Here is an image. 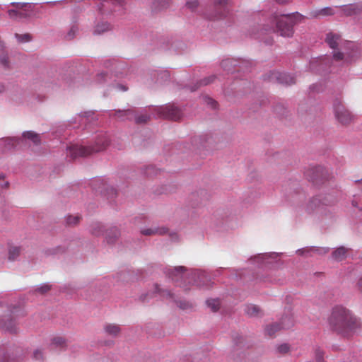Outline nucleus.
Returning a JSON list of instances; mask_svg holds the SVG:
<instances>
[{
    "label": "nucleus",
    "mask_w": 362,
    "mask_h": 362,
    "mask_svg": "<svg viewBox=\"0 0 362 362\" xmlns=\"http://www.w3.org/2000/svg\"><path fill=\"white\" fill-rule=\"evenodd\" d=\"M331 328L338 334L348 337L361 327L360 320L348 309L336 306L329 318Z\"/></svg>",
    "instance_id": "1"
},
{
    "label": "nucleus",
    "mask_w": 362,
    "mask_h": 362,
    "mask_svg": "<svg viewBox=\"0 0 362 362\" xmlns=\"http://www.w3.org/2000/svg\"><path fill=\"white\" fill-rule=\"evenodd\" d=\"M303 18V16L298 13L288 15H274L269 20L271 25H267L261 31L260 35L277 33L284 37H291L293 34V25L300 22Z\"/></svg>",
    "instance_id": "2"
},
{
    "label": "nucleus",
    "mask_w": 362,
    "mask_h": 362,
    "mask_svg": "<svg viewBox=\"0 0 362 362\" xmlns=\"http://www.w3.org/2000/svg\"><path fill=\"white\" fill-rule=\"evenodd\" d=\"M109 143L110 141L107 136L102 135L97 139L94 146L73 145L68 148V151L72 158L80 156H87L93 153L105 150L109 145Z\"/></svg>",
    "instance_id": "3"
},
{
    "label": "nucleus",
    "mask_w": 362,
    "mask_h": 362,
    "mask_svg": "<svg viewBox=\"0 0 362 362\" xmlns=\"http://www.w3.org/2000/svg\"><path fill=\"white\" fill-rule=\"evenodd\" d=\"M325 42L333 50V58L335 61H341L344 59V53L340 50L343 48L344 41L341 36L333 32H329L326 35Z\"/></svg>",
    "instance_id": "4"
},
{
    "label": "nucleus",
    "mask_w": 362,
    "mask_h": 362,
    "mask_svg": "<svg viewBox=\"0 0 362 362\" xmlns=\"http://www.w3.org/2000/svg\"><path fill=\"white\" fill-rule=\"evenodd\" d=\"M158 117L177 121L182 116V111L173 104H168L156 108Z\"/></svg>",
    "instance_id": "5"
},
{
    "label": "nucleus",
    "mask_w": 362,
    "mask_h": 362,
    "mask_svg": "<svg viewBox=\"0 0 362 362\" xmlns=\"http://www.w3.org/2000/svg\"><path fill=\"white\" fill-rule=\"evenodd\" d=\"M333 106L335 117L341 124H348L353 120V115L344 107L341 100H336Z\"/></svg>",
    "instance_id": "6"
},
{
    "label": "nucleus",
    "mask_w": 362,
    "mask_h": 362,
    "mask_svg": "<svg viewBox=\"0 0 362 362\" xmlns=\"http://www.w3.org/2000/svg\"><path fill=\"white\" fill-rule=\"evenodd\" d=\"M115 115L121 119H124V117L128 119H134L137 124L146 123L149 120V117L146 115H137L133 110H116Z\"/></svg>",
    "instance_id": "7"
},
{
    "label": "nucleus",
    "mask_w": 362,
    "mask_h": 362,
    "mask_svg": "<svg viewBox=\"0 0 362 362\" xmlns=\"http://www.w3.org/2000/svg\"><path fill=\"white\" fill-rule=\"evenodd\" d=\"M293 326V319L291 316H286L281 319V325L274 323L267 326L265 332L269 337H273L274 334L281 329H289Z\"/></svg>",
    "instance_id": "8"
},
{
    "label": "nucleus",
    "mask_w": 362,
    "mask_h": 362,
    "mask_svg": "<svg viewBox=\"0 0 362 362\" xmlns=\"http://www.w3.org/2000/svg\"><path fill=\"white\" fill-rule=\"evenodd\" d=\"M269 80L271 81H276L283 85H292L296 83L294 76L284 72L272 71L269 76Z\"/></svg>",
    "instance_id": "9"
},
{
    "label": "nucleus",
    "mask_w": 362,
    "mask_h": 362,
    "mask_svg": "<svg viewBox=\"0 0 362 362\" xmlns=\"http://www.w3.org/2000/svg\"><path fill=\"white\" fill-rule=\"evenodd\" d=\"M186 270V268L184 267H176L172 269H168L167 275L173 281L177 282L180 280H182L183 279L188 277L189 274L185 273Z\"/></svg>",
    "instance_id": "10"
},
{
    "label": "nucleus",
    "mask_w": 362,
    "mask_h": 362,
    "mask_svg": "<svg viewBox=\"0 0 362 362\" xmlns=\"http://www.w3.org/2000/svg\"><path fill=\"white\" fill-rule=\"evenodd\" d=\"M0 328L10 333H16L18 331L15 322L10 316H4L0 320Z\"/></svg>",
    "instance_id": "11"
},
{
    "label": "nucleus",
    "mask_w": 362,
    "mask_h": 362,
    "mask_svg": "<svg viewBox=\"0 0 362 362\" xmlns=\"http://www.w3.org/2000/svg\"><path fill=\"white\" fill-rule=\"evenodd\" d=\"M228 0H216L214 2V8L217 13L211 17L212 19H218L225 16L226 6Z\"/></svg>",
    "instance_id": "12"
},
{
    "label": "nucleus",
    "mask_w": 362,
    "mask_h": 362,
    "mask_svg": "<svg viewBox=\"0 0 362 362\" xmlns=\"http://www.w3.org/2000/svg\"><path fill=\"white\" fill-rule=\"evenodd\" d=\"M349 251V248L341 246L333 251L332 257L334 260L340 262L346 258Z\"/></svg>",
    "instance_id": "13"
},
{
    "label": "nucleus",
    "mask_w": 362,
    "mask_h": 362,
    "mask_svg": "<svg viewBox=\"0 0 362 362\" xmlns=\"http://www.w3.org/2000/svg\"><path fill=\"white\" fill-rule=\"evenodd\" d=\"M119 235V232L117 228H110V229L107 230L105 234V239L107 240V243L108 244L113 243L117 239Z\"/></svg>",
    "instance_id": "14"
},
{
    "label": "nucleus",
    "mask_w": 362,
    "mask_h": 362,
    "mask_svg": "<svg viewBox=\"0 0 362 362\" xmlns=\"http://www.w3.org/2000/svg\"><path fill=\"white\" fill-rule=\"evenodd\" d=\"M168 232V228L165 227H157L153 228L144 229L141 231V233L144 235H163Z\"/></svg>",
    "instance_id": "15"
},
{
    "label": "nucleus",
    "mask_w": 362,
    "mask_h": 362,
    "mask_svg": "<svg viewBox=\"0 0 362 362\" xmlns=\"http://www.w3.org/2000/svg\"><path fill=\"white\" fill-rule=\"evenodd\" d=\"M245 313L250 317H258L262 314V310L256 305H247L245 308Z\"/></svg>",
    "instance_id": "16"
},
{
    "label": "nucleus",
    "mask_w": 362,
    "mask_h": 362,
    "mask_svg": "<svg viewBox=\"0 0 362 362\" xmlns=\"http://www.w3.org/2000/svg\"><path fill=\"white\" fill-rule=\"evenodd\" d=\"M105 332L110 336L117 337L120 333V327L116 324H107L104 327Z\"/></svg>",
    "instance_id": "17"
},
{
    "label": "nucleus",
    "mask_w": 362,
    "mask_h": 362,
    "mask_svg": "<svg viewBox=\"0 0 362 362\" xmlns=\"http://www.w3.org/2000/svg\"><path fill=\"white\" fill-rule=\"evenodd\" d=\"M360 8L356 4H349L342 7V11L346 16L356 14L360 11Z\"/></svg>",
    "instance_id": "18"
},
{
    "label": "nucleus",
    "mask_w": 362,
    "mask_h": 362,
    "mask_svg": "<svg viewBox=\"0 0 362 362\" xmlns=\"http://www.w3.org/2000/svg\"><path fill=\"white\" fill-rule=\"evenodd\" d=\"M111 25L107 22H103L101 23H98L95 29H94V34L95 35H100L102 34L106 31H108L111 30Z\"/></svg>",
    "instance_id": "19"
},
{
    "label": "nucleus",
    "mask_w": 362,
    "mask_h": 362,
    "mask_svg": "<svg viewBox=\"0 0 362 362\" xmlns=\"http://www.w3.org/2000/svg\"><path fill=\"white\" fill-rule=\"evenodd\" d=\"M23 137L31 140L35 144L37 145L40 143L39 134L34 132L28 131L23 133Z\"/></svg>",
    "instance_id": "20"
},
{
    "label": "nucleus",
    "mask_w": 362,
    "mask_h": 362,
    "mask_svg": "<svg viewBox=\"0 0 362 362\" xmlns=\"http://www.w3.org/2000/svg\"><path fill=\"white\" fill-rule=\"evenodd\" d=\"M208 307H209L213 312H216L219 309L220 303L217 299H210L206 301Z\"/></svg>",
    "instance_id": "21"
},
{
    "label": "nucleus",
    "mask_w": 362,
    "mask_h": 362,
    "mask_svg": "<svg viewBox=\"0 0 362 362\" xmlns=\"http://www.w3.org/2000/svg\"><path fill=\"white\" fill-rule=\"evenodd\" d=\"M103 231V226L100 223H95L91 226V233L95 236L100 235Z\"/></svg>",
    "instance_id": "22"
},
{
    "label": "nucleus",
    "mask_w": 362,
    "mask_h": 362,
    "mask_svg": "<svg viewBox=\"0 0 362 362\" xmlns=\"http://www.w3.org/2000/svg\"><path fill=\"white\" fill-rule=\"evenodd\" d=\"M20 248L18 247H12L9 249L8 259L10 260H14L20 255Z\"/></svg>",
    "instance_id": "23"
},
{
    "label": "nucleus",
    "mask_w": 362,
    "mask_h": 362,
    "mask_svg": "<svg viewBox=\"0 0 362 362\" xmlns=\"http://www.w3.org/2000/svg\"><path fill=\"white\" fill-rule=\"evenodd\" d=\"M177 305L182 310H190L193 308V305L189 302L186 301H176Z\"/></svg>",
    "instance_id": "24"
},
{
    "label": "nucleus",
    "mask_w": 362,
    "mask_h": 362,
    "mask_svg": "<svg viewBox=\"0 0 362 362\" xmlns=\"http://www.w3.org/2000/svg\"><path fill=\"white\" fill-rule=\"evenodd\" d=\"M80 217L78 216H69L66 218V223L69 226H74L78 223Z\"/></svg>",
    "instance_id": "25"
},
{
    "label": "nucleus",
    "mask_w": 362,
    "mask_h": 362,
    "mask_svg": "<svg viewBox=\"0 0 362 362\" xmlns=\"http://www.w3.org/2000/svg\"><path fill=\"white\" fill-rule=\"evenodd\" d=\"M334 13V12L333 11V9L332 8L327 7L319 11L316 16H327L333 15Z\"/></svg>",
    "instance_id": "26"
},
{
    "label": "nucleus",
    "mask_w": 362,
    "mask_h": 362,
    "mask_svg": "<svg viewBox=\"0 0 362 362\" xmlns=\"http://www.w3.org/2000/svg\"><path fill=\"white\" fill-rule=\"evenodd\" d=\"M277 350L280 354H285L289 352L290 346L287 344H283L278 346Z\"/></svg>",
    "instance_id": "27"
},
{
    "label": "nucleus",
    "mask_w": 362,
    "mask_h": 362,
    "mask_svg": "<svg viewBox=\"0 0 362 362\" xmlns=\"http://www.w3.org/2000/svg\"><path fill=\"white\" fill-rule=\"evenodd\" d=\"M315 355L317 362H322L323 361L324 351L322 349L320 348L316 349L315 351Z\"/></svg>",
    "instance_id": "28"
},
{
    "label": "nucleus",
    "mask_w": 362,
    "mask_h": 362,
    "mask_svg": "<svg viewBox=\"0 0 362 362\" xmlns=\"http://www.w3.org/2000/svg\"><path fill=\"white\" fill-rule=\"evenodd\" d=\"M78 27L76 25H73L69 32L66 35V39L67 40H71L75 36V34L78 32Z\"/></svg>",
    "instance_id": "29"
},
{
    "label": "nucleus",
    "mask_w": 362,
    "mask_h": 362,
    "mask_svg": "<svg viewBox=\"0 0 362 362\" xmlns=\"http://www.w3.org/2000/svg\"><path fill=\"white\" fill-rule=\"evenodd\" d=\"M16 37L18 39V40L19 42H28L31 39L30 35L29 34H24V35L16 34Z\"/></svg>",
    "instance_id": "30"
},
{
    "label": "nucleus",
    "mask_w": 362,
    "mask_h": 362,
    "mask_svg": "<svg viewBox=\"0 0 362 362\" xmlns=\"http://www.w3.org/2000/svg\"><path fill=\"white\" fill-rule=\"evenodd\" d=\"M65 339L61 337H55L53 339V344L57 346H63L64 345H65Z\"/></svg>",
    "instance_id": "31"
},
{
    "label": "nucleus",
    "mask_w": 362,
    "mask_h": 362,
    "mask_svg": "<svg viewBox=\"0 0 362 362\" xmlns=\"http://www.w3.org/2000/svg\"><path fill=\"white\" fill-rule=\"evenodd\" d=\"M186 5H187V8H189L190 10H192L193 11L198 7L199 2L197 0H194V1H188L186 4Z\"/></svg>",
    "instance_id": "32"
},
{
    "label": "nucleus",
    "mask_w": 362,
    "mask_h": 362,
    "mask_svg": "<svg viewBox=\"0 0 362 362\" xmlns=\"http://www.w3.org/2000/svg\"><path fill=\"white\" fill-rule=\"evenodd\" d=\"M214 78H215V76H210V77H208V78H206L202 80L199 82V86H206V85L209 84L210 83L214 81Z\"/></svg>",
    "instance_id": "33"
},
{
    "label": "nucleus",
    "mask_w": 362,
    "mask_h": 362,
    "mask_svg": "<svg viewBox=\"0 0 362 362\" xmlns=\"http://www.w3.org/2000/svg\"><path fill=\"white\" fill-rule=\"evenodd\" d=\"M204 100H205L206 103L207 105H210L212 108L215 109L216 107L217 103L214 99H212L209 97H206L204 98Z\"/></svg>",
    "instance_id": "34"
},
{
    "label": "nucleus",
    "mask_w": 362,
    "mask_h": 362,
    "mask_svg": "<svg viewBox=\"0 0 362 362\" xmlns=\"http://www.w3.org/2000/svg\"><path fill=\"white\" fill-rule=\"evenodd\" d=\"M320 203V200L318 198H314L311 200V202L309 204V207L310 209H314L313 206L319 207V204Z\"/></svg>",
    "instance_id": "35"
},
{
    "label": "nucleus",
    "mask_w": 362,
    "mask_h": 362,
    "mask_svg": "<svg viewBox=\"0 0 362 362\" xmlns=\"http://www.w3.org/2000/svg\"><path fill=\"white\" fill-rule=\"evenodd\" d=\"M33 357L35 360H42L43 358V354L41 350L37 349L33 353Z\"/></svg>",
    "instance_id": "36"
},
{
    "label": "nucleus",
    "mask_w": 362,
    "mask_h": 362,
    "mask_svg": "<svg viewBox=\"0 0 362 362\" xmlns=\"http://www.w3.org/2000/svg\"><path fill=\"white\" fill-rule=\"evenodd\" d=\"M8 15L11 18H17L18 16L21 17L23 16L22 13H19L18 11H17L16 10H9Z\"/></svg>",
    "instance_id": "37"
},
{
    "label": "nucleus",
    "mask_w": 362,
    "mask_h": 362,
    "mask_svg": "<svg viewBox=\"0 0 362 362\" xmlns=\"http://www.w3.org/2000/svg\"><path fill=\"white\" fill-rule=\"evenodd\" d=\"M50 286L49 285H43L41 287L37 288V291L41 293H45L49 291Z\"/></svg>",
    "instance_id": "38"
},
{
    "label": "nucleus",
    "mask_w": 362,
    "mask_h": 362,
    "mask_svg": "<svg viewBox=\"0 0 362 362\" xmlns=\"http://www.w3.org/2000/svg\"><path fill=\"white\" fill-rule=\"evenodd\" d=\"M107 76V75L106 74L102 73L98 76V81L99 82H102L103 81H106V79L105 78H106Z\"/></svg>",
    "instance_id": "39"
},
{
    "label": "nucleus",
    "mask_w": 362,
    "mask_h": 362,
    "mask_svg": "<svg viewBox=\"0 0 362 362\" xmlns=\"http://www.w3.org/2000/svg\"><path fill=\"white\" fill-rule=\"evenodd\" d=\"M357 289L358 291L362 293V276L358 279L357 284H356Z\"/></svg>",
    "instance_id": "40"
},
{
    "label": "nucleus",
    "mask_w": 362,
    "mask_h": 362,
    "mask_svg": "<svg viewBox=\"0 0 362 362\" xmlns=\"http://www.w3.org/2000/svg\"><path fill=\"white\" fill-rule=\"evenodd\" d=\"M204 275L203 273L201 272H194L191 274V278L194 279V277L197 276L198 278L203 277Z\"/></svg>",
    "instance_id": "41"
},
{
    "label": "nucleus",
    "mask_w": 362,
    "mask_h": 362,
    "mask_svg": "<svg viewBox=\"0 0 362 362\" xmlns=\"http://www.w3.org/2000/svg\"><path fill=\"white\" fill-rule=\"evenodd\" d=\"M231 62V60L230 59H226V60H223L221 63V66L226 69L227 67V66Z\"/></svg>",
    "instance_id": "42"
},
{
    "label": "nucleus",
    "mask_w": 362,
    "mask_h": 362,
    "mask_svg": "<svg viewBox=\"0 0 362 362\" xmlns=\"http://www.w3.org/2000/svg\"><path fill=\"white\" fill-rule=\"evenodd\" d=\"M162 295L163 296H165L166 295L167 296H169L170 298H173V295L168 291H163L162 293Z\"/></svg>",
    "instance_id": "43"
},
{
    "label": "nucleus",
    "mask_w": 362,
    "mask_h": 362,
    "mask_svg": "<svg viewBox=\"0 0 362 362\" xmlns=\"http://www.w3.org/2000/svg\"><path fill=\"white\" fill-rule=\"evenodd\" d=\"M308 176H309L310 179L313 181V182H315L316 180V177L315 176H311L309 174H308Z\"/></svg>",
    "instance_id": "44"
},
{
    "label": "nucleus",
    "mask_w": 362,
    "mask_h": 362,
    "mask_svg": "<svg viewBox=\"0 0 362 362\" xmlns=\"http://www.w3.org/2000/svg\"><path fill=\"white\" fill-rule=\"evenodd\" d=\"M4 90V86L0 83V93Z\"/></svg>",
    "instance_id": "45"
},
{
    "label": "nucleus",
    "mask_w": 362,
    "mask_h": 362,
    "mask_svg": "<svg viewBox=\"0 0 362 362\" xmlns=\"http://www.w3.org/2000/svg\"><path fill=\"white\" fill-rule=\"evenodd\" d=\"M320 170H321V168L317 167V168H315L314 169H312V171H313V172L315 171V172L318 173Z\"/></svg>",
    "instance_id": "46"
},
{
    "label": "nucleus",
    "mask_w": 362,
    "mask_h": 362,
    "mask_svg": "<svg viewBox=\"0 0 362 362\" xmlns=\"http://www.w3.org/2000/svg\"><path fill=\"white\" fill-rule=\"evenodd\" d=\"M119 88L124 91L127 90V88H125L124 86L119 85Z\"/></svg>",
    "instance_id": "47"
},
{
    "label": "nucleus",
    "mask_w": 362,
    "mask_h": 362,
    "mask_svg": "<svg viewBox=\"0 0 362 362\" xmlns=\"http://www.w3.org/2000/svg\"><path fill=\"white\" fill-rule=\"evenodd\" d=\"M278 3L284 4L286 3L288 0H276Z\"/></svg>",
    "instance_id": "48"
},
{
    "label": "nucleus",
    "mask_w": 362,
    "mask_h": 362,
    "mask_svg": "<svg viewBox=\"0 0 362 362\" xmlns=\"http://www.w3.org/2000/svg\"><path fill=\"white\" fill-rule=\"evenodd\" d=\"M2 64H3L4 66H6V64H7V60H6L5 58H4V59H2Z\"/></svg>",
    "instance_id": "49"
},
{
    "label": "nucleus",
    "mask_w": 362,
    "mask_h": 362,
    "mask_svg": "<svg viewBox=\"0 0 362 362\" xmlns=\"http://www.w3.org/2000/svg\"><path fill=\"white\" fill-rule=\"evenodd\" d=\"M153 170V167H149V168H148V170Z\"/></svg>",
    "instance_id": "50"
},
{
    "label": "nucleus",
    "mask_w": 362,
    "mask_h": 362,
    "mask_svg": "<svg viewBox=\"0 0 362 362\" xmlns=\"http://www.w3.org/2000/svg\"><path fill=\"white\" fill-rule=\"evenodd\" d=\"M180 286H182L183 288H185V290H187V288H185V286H182V285H180Z\"/></svg>",
    "instance_id": "51"
},
{
    "label": "nucleus",
    "mask_w": 362,
    "mask_h": 362,
    "mask_svg": "<svg viewBox=\"0 0 362 362\" xmlns=\"http://www.w3.org/2000/svg\"><path fill=\"white\" fill-rule=\"evenodd\" d=\"M328 251H329V249H328V248H327V249H325V252H327Z\"/></svg>",
    "instance_id": "52"
},
{
    "label": "nucleus",
    "mask_w": 362,
    "mask_h": 362,
    "mask_svg": "<svg viewBox=\"0 0 362 362\" xmlns=\"http://www.w3.org/2000/svg\"><path fill=\"white\" fill-rule=\"evenodd\" d=\"M146 174H147V175H151V173L150 172H147Z\"/></svg>",
    "instance_id": "53"
},
{
    "label": "nucleus",
    "mask_w": 362,
    "mask_h": 362,
    "mask_svg": "<svg viewBox=\"0 0 362 362\" xmlns=\"http://www.w3.org/2000/svg\"><path fill=\"white\" fill-rule=\"evenodd\" d=\"M4 176L3 175H0V178H4Z\"/></svg>",
    "instance_id": "54"
},
{
    "label": "nucleus",
    "mask_w": 362,
    "mask_h": 362,
    "mask_svg": "<svg viewBox=\"0 0 362 362\" xmlns=\"http://www.w3.org/2000/svg\"><path fill=\"white\" fill-rule=\"evenodd\" d=\"M197 88H194V89H192V91H194Z\"/></svg>",
    "instance_id": "55"
}]
</instances>
